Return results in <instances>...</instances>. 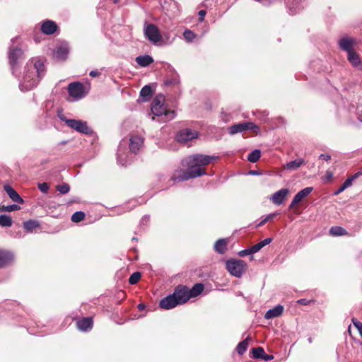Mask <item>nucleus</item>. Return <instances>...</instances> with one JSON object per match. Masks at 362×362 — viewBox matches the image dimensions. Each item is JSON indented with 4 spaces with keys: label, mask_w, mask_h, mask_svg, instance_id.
<instances>
[{
    "label": "nucleus",
    "mask_w": 362,
    "mask_h": 362,
    "mask_svg": "<svg viewBox=\"0 0 362 362\" xmlns=\"http://www.w3.org/2000/svg\"><path fill=\"white\" fill-rule=\"evenodd\" d=\"M347 59L354 66L361 65V58L355 50L348 52Z\"/></svg>",
    "instance_id": "nucleus-25"
},
{
    "label": "nucleus",
    "mask_w": 362,
    "mask_h": 362,
    "mask_svg": "<svg viewBox=\"0 0 362 362\" xmlns=\"http://www.w3.org/2000/svg\"><path fill=\"white\" fill-rule=\"evenodd\" d=\"M26 69L27 70L23 77L24 83H28L25 85L27 89H31L37 84L40 79L37 78L36 73L29 67V65H27Z\"/></svg>",
    "instance_id": "nucleus-8"
},
{
    "label": "nucleus",
    "mask_w": 362,
    "mask_h": 362,
    "mask_svg": "<svg viewBox=\"0 0 362 362\" xmlns=\"http://www.w3.org/2000/svg\"><path fill=\"white\" fill-rule=\"evenodd\" d=\"M184 38L187 42H192L196 37V35L190 30H186L183 33Z\"/></svg>",
    "instance_id": "nucleus-41"
},
{
    "label": "nucleus",
    "mask_w": 362,
    "mask_h": 362,
    "mask_svg": "<svg viewBox=\"0 0 362 362\" xmlns=\"http://www.w3.org/2000/svg\"><path fill=\"white\" fill-rule=\"evenodd\" d=\"M180 305L173 294H170L160 300L159 306L164 310H170Z\"/></svg>",
    "instance_id": "nucleus-14"
},
{
    "label": "nucleus",
    "mask_w": 362,
    "mask_h": 362,
    "mask_svg": "<svg viewBox=\"0 0 362 362\" xmlns=\"http://www.w3.org/2000/svg\"><path fill=\"white\" fill-rule=\"evenodd\" d=\"M39 226L40 224L37 221L29 220L23 223L24 229L29 232H31L33 229H35Z\"/></svg>",
    "instance_id": "nucleus-33"
},
{
    "label": "nucleus",
    "mask_w": 362,
    "mask_h": 362,
    "mask_svg": "<svg viewBox=\"0 0 362 362\" xmlns=\"http://www.w3.org/2000/svg\"><path fill=\"white\" fill-rule=\"evenodd\" d=\"M288 194V189L283 188L274 193L270 199L273 204L280 205L286 199Z\"/></svg>",
    "instance_id": "nucleus-13"
},
{
    "label": "nucleus",
    "mask_w": 362,
    "mask_h": 362,
    "mask_svg": "<svg viewBox=\"0 0 362 362\" xmlns=\"http://www.w3.org/2000/svg\"><path fill=\"white\" fill-rule=\"evenodd\" d=\"M119 1V0H114V2L116 4L118 3Z\"/></svg>",
    "instance_id": "nucleus-61"
},
{
    "label": "nucleus",
    "mask_w": 362,
    "mask_h": 362,
    "mask_svg": "<svg viewBox=\"0 0 362 362\" xmlns=\"http://www.w3.org/2000/svg\"><path fill=\"white\" fill-rule=\"evenodd\" d=\"M69 54V49L66 46H59L57 48L55 51V56L57 59L65 60Z\"/></svg>",
    "instance_id": "nucleus-27"
},
{
    "label": "nucleus",
    "mask_w": 362,
    "mask_h": 362,
    "mask_svg": "<svg viewBox=\"0 0 362 362\" xmlns=\"http://www.w3.org/2000/svg\"><path fill=\"white\" fill-rule=\"evenodd\" d=\"M13 225L12 218L8 215L0 216V226L2 227H11Z\"/></svg>",
    "instance_id": "nucleus-32"
},
{
    "label": "nucleus",
    "mask_w": 362,
    "mask_h": 362,
    "mask_svg": "<svg viewBox=\"0 0 362 362\" xmlns=\"http://www.w3.org/2000/svg\"><path fill=\"white\" fill-rule=\"evenodd\" d=\"M272 238H267L262 241L257 243L256 245L250 247L251 251L252 254H255L259 251L262 247L264 246L269 245L270 243H272Z\"/></svg>",
    "instance_id": "nucleus-28"
},
{
    "label": "nucleus",
    "mask_w": 362,
    "mask_h": 362,
    "mask_svg": "<svg viewBox=\"0 0 362 362\" xmlns=\"http://www.w3.org/2000/svg\"><path fill=\"white\" fill-rule=\"evenodd\" d=\"M136 62L139 66L146 67L153 62V59L150 55H141L136 58Z\"/></svg>",
    "instance_id": "nucleus-24"
},
{
    "label": "nucleus",
    "mask_w": 362,
    "mask_h": 362,
    "mask_svg": "<svg viewBox=\"0 0 362 362\" xmlns=\"http://www.w3.org/2000/svg\"><path fill=\"white\" fill-rule=\"evenodd\" d=\"M100 74H101L100 72L98 71V70H93L89 74V75L91 77H97V76H99Z\"/></svg>",
    "instance_id": "nucleus-50"
},
{
    "label": "nucleus",
    "mask_w": 362,
    "mask_h": 362,
    "mask_svg": "<svg viewBox=\"0 0 362 362\" xmlns=\"http://www.w3.org/2000/svg\"><path fill=\"white\" fill-rule=\"evenodd\" d=\"M62 119L65 122L66 124L69 127L77 131L78 132L83 133L87 135H90L93 133V130L88 126L86 122L72 119Z\"/></svg>",
    "instance_id": "nucleus-4"
},
{
    "label": "nucleus",
    "mask_w": 362,
    "mask_h": 362,
    "mask_svg": "<svg viewBox=\"0 0 362 362\" xmlns=\"http://www.w3.org/2000/svg\"><path fill=\"white\" fill-rule=\"evenodd\" d=\"M354 180L352 179L351 177H348L342 184V188H348L349 187L351 186L352 185V182H353Z\"/></svg>",
    "instance_id": "nucleus-44"
},
{
    "label": "nucleus",
    "mask_w": 362,
    "mask_h": 362,
    "mask_svg": "<svg viewBox=\"0 0 362 362\" xmlns=\"http://www.w3.org/2000/svg\"><path fill=\"white\" fill-rule=\"evenodd\" d=\"M332 177H333V173L330 171H327L326 175L325 177V180H326V181L332 180Z\"/></svg>",
    "instance_id": "nucleus-48"
},
{
    "label": "nucleus",
    "mask_w": 362,
    "mask_h": 362,
    "mask_svg": "<svg viewBox=\"0 0 362 362\" xmlns=\"http://www.w3.org/2000/svg\"><path fill=\"white\" fill-rule=\"evenodd\" d=\"M346 189L345 188H342V185H341V187L334 192V195H338L341 192H342L343 191H344Z\"/></svg>",
    "instance_id": "nucleus-53"
},
{
    "label": "nucleus",
    "mask_w": 362,
    "mask_h": 362,
    "mask_svg": "<svg viewBox=\"0 0 362 362\" xmlns=\"http://www.w3.org/2000/svg\"><path fill=\"white\" fill-rule=\"evenodd\" d=\"M247 130H251L257 134L259 132V127L253 122H247L235 124L228 128L229 134L231 135Z\"/></svg>",
    "instance_id": "nucleus-5"
},
{
    "label": "nucleus",
    "mask_w": 362,
    "mask_h": 362,
    "mask_svg": "<svg viewBox=\"0 0 362 362\" xmlns=\"http://www.w3.org/2000/svg\"><path fill=\"white\" fill-rule=\"evenodd\" d=\"M226 269L231 275L240 278L246 272L247 264L242 259H229L226 262Z\"/></svg>",
    "instance_id": "nucleus-3"
},
{
    "label": "nucleus",
    "mask_w": 362,
    "mask_h": 362,
    "mask_svg": "<svg viewBox=\"0 0 362 362\" xmlns=\"http://www.w3.org/2000/svg\"><path fill=\"white\" fill-rule=\"evenodd\" d=\"M13 260L14 256L12 252L0 250V268L11 264Z\"/></svg>",
    "instance_id": "nucleus-15"
},
{
    "label": "nucleus",
    "mask_w": 362,
    "mask_h": 362,
    "mask_svg": "<svg viewBox=\"0 0 362 362\" xmlns=\"http://www.w3.org/2000/svg\"><path fill=\"white\" fill-rule=\"evenodd\" d=\"M218 158L203 154L189 156L182 161V165L186 167L187 170L177 169L175 170L170 180L179 182L205 175L206 173L205 166L213 160H217Z\"/></svg>",
    "instance_id": "nucleus-1"
},
{
    "label": "nucleus",
    "mask_w": 362,
    "mask_h": 362,
    "mask_svg": "<svg viewBox=\"0 0 362 362\" xmlns=\"http://www.w3.org/2000/svg\"><path fill=\"white\" fill-rule=\"evenodd\" d=\"M56 189L58 192H59L61 194H66L70 190V187L66 183H63L62 185H57Z\"/></svg>",
    "instance_id": "nucleus-40"
},
{
    "label": "nucleus",
    "mask_w": 362,
    "mask_h": 362,
    "mask_svg": "<svg viewBox=\"0 0 362 362\" xmlns=\"http://www.w3.org/2000/svg\"><path fill=\"white\" fill-rule=\"evenodd\" d=\"M313 188L311 187H308L300 192H298L295 197H293L291 204L289 205V209H293L295 208V206L300 203L304 198L308 196L312 192Z\"/></svg>",
    "instance_id": "nucleus-11"
},
{
    "label": "nucleus",
    "mask_w": 362,
    "mask_h": 362,
    "mask_svg": "<svg viewBox=\"0 0 362 362\" xmlns=\"http://www.w3.org/2000/svg\"><path fill=\"white\" fill-rule=\"evenodd\" d=\"M305 163V161L302 158H298L294 160L290 161L286 164V168L288 170H296L300 168L303 164Z\"/></svg>",
    "instance_id": "nucleus-30"
},
{
    "label": "nucleus",
    "mask_w": 362,
    "mask_h": 362,
    "mask_svg": "<svg viewBox=\"0 0 362 362\" xmlns=\"http://www.w3.org/2000/svg\"><path fill=\"white\" fill-rule=\"evenodd\" d=\"M274 358V356L273 355H269V354H267L266 353H264L263 357H262V359L266 361H271Z\"/></svg>",
    "instance_id": "nucleus-49"
},
{
    "label": "nucleus",
    "mask_w": 362,
    "mask_h": 362,
    "mask_svg": "<svg viewBox=\"0 0 362 362\" xmlns=\"http://www.w3.org/2000/svg\"><path fill=\"white\" fill-rule=\"evenodd\" d=\"M297 303L302 305H308L315 303L314 300H307L305 298L299 299Z\"/></svg>",
    "instance_id": "nucleus-43"
},
{
    "label": "nucleus",
    "mask_w": 362,
    "mask_h": 362,
    "mask_svg": "<svg viewBox=\"0 0 362 362\" xmlns=\"http://www.w3.org/2000/svg\"><path fill=\"white\" fill-rule=\"evenodd\" d=\"M362 175V169L357 173H356L354 175H351V177L354 180Z\"/></svg>",
    "instance_id": "nucleus-51"
},
{
    "label": "nucleus",
    "mask_w": 362,
    "mask_h": 362,
    "mask_svg": "<svg viewBox=\"0 0 362 362\" xmlns=\"http://www.w3.org/2000/svg\"><path fill=\"white\" fill-rule=\"evenodd\" d=\"M197 137V132H194L190 129H184L179 132L177 135V140L181 143H187Z\"/></svg>",
    "instance_id": "nucleus-10"
},
{
    "label": "nucleus",
    "mask_w": 362,
    "mask_h": 362,
    "mask_svg": "<svg viewBox=\"0 0 362 362\" xmlns=\"http://www.w3.org/2000/svg\"><path fill=\"white\" fill-rule=\"evenodd\" d=\"M85 213L83 211H76L71 216V221L74 223H78L83 221L85 218Z\"/></svg>",
    "instance_id": "nucleus-37"
},
{
    "label": "nucleus",
    "mask_w": 362,
    "mask_h": 362,
    "mask_svg": "<svg viewBox=\"0 0 362 362\" xmlns=\"http://www.w3.org/2000/svg\"><path fill=\"white\" fill-rule=\"evenodd\" d=\"M250 174L251 175H259V173L256 170H250Z\"/></svg>",
    "instance_id": "nucleus-59"
},
{
    "label": "nucleus",
    "mask_w": 362,
    "mask_h": 362,
    "mask_svg": "<svg viewBox=\"0 0 362 362\" xmlns=\"http://www.w3.org/2000/svg\"><path fill=\"white\" fill-rule=\"evenodd\" d=\"M68 93L74 98H81L84 93V86L80 82H73L68 86Z\"/></svg>",
    "instance_id": "nucleus-9"
},
{
    "label": "nucleus",
    "mask_w": 362,
    "mask_h": 362,
    "mask_svg": "<svg viewBox=\"0 0 362 362\" xmlns=\"http://www.w3.org/2000/svg\"><path fill=\"white\" fill-rule=\"evenodd\" d=\"M204 288V286L202 283H197L194 284L192 288H188L189 299L192 298H195L200 295L203 292Z\"/></svg>",
    "instance_id": "nucleus-23"
},
{
    "label": "nucleus",
    "mask_w": 362,
    "mask_h": 362,
    "mask_svg": "<svg viewBox=\"0 0 362 362\" xmlns=\"http://www.w3.org/2000/svg\"><path fill=\"white\" fill-rule=\"evenodd\" d=\"M355 40L349 37H344L339 40V47L346 51L347 53L351 52L354 49V45H355Z\"/></svg>",
    "instance_id": "nucleus-19"
},
{
    "label": "nucleus",
    "mask_w": 362,
    "mask_h": 362,
    "mask_svg": "<svg viewBox=\"0 0 362 362\" xmlns=\"http://www.w3.org/2000/svg\"><path fill=\"white\" fill-rule=\"evenodd\" d=\"M238 255L240 257H244L246 255H252L250 247L238 252Z\"/></svg>",
    "instance_id": "nucleus-45"
},
{
    "label": "nucleus",
    "mask_w": 362,
    "mask_h": 362,
    "mask_svg": "<svg viewBox=\"0 0 362 362\" xmlns=\"http://www.w3.org/2000/svg\"><path fill=\"white\" fill-rule=\"evenodd\" d=\"M20 209H21V207L18 204H11V205H8V206L0 205V211H1L11 212V211H18Z\"/></svg>",
    "instance_id": "nucleus-38"
},
{
    "label": "nucleus",
    "mask_w": 362,
    "mask_h": 362,
    "mask_svg": "<svg viewBox=\"0 0 362 362\" xmlns=\"http://www.w3.org/2000/svg\"><path fill=\"white\" fill-rule=\"evenodd\" d=\"M228 243V241L227 239L218 240L214 245L215 250L219 254H224L227 250Z\"/></svg>",
    "instance_id": "nucleus-26"
},
{
    "label": "nucleus",
    "mask_w": 362,
    "mask_h": 362,
    "mask_svg": "<svg viewBox=\"0 0 362 362\" xmlns=\"http://www.w3.org/2000/svg\"><path fill=\"white\" fill-rule=\"evenodd\" d=\"M358 332H359V333H360V334H361V336L362 337V325H361V329H359Z\"/></svg>",
    "instance_id": "nucleus-60"
},
{
    "label": "nucleus",
    "mask_w": 362,
    "mask_h": 362,
    "mask_svg": "<svg viewBox=\"0 0 362 362\" xmlns=\"http://www.w3.org/2000/svg\"><path fill=\"white\" fill-rule=\"evenodd\" d=\"M22 55L23 51L20 48L14 47L10 49L8 53V59L13 72L14 71L16 66L18 65V59H20Z\"/></svg>",
    "instance_id": "nucleus-12"
},
{
    "label": "nucleus",
    "mask_w": 362,
    "mask_h": 362,
    "mask_svg": "<svg viewBox=\"0 0 362 362\" xmlns=\"http://www.w3.org/2000/svg\"><path fill=\"white\" fill-rule=\"evenodd\" d=\"M178 81L176 79V78H174V79H170V80H166L165 81V85L166 86H174L175 84H177L178 83Z\"/></svg>",
    "instance_id": "nucleus-46"
},
{
    "label": "nucleus",
    "mask_w": 362,
    "mask_h": 362,
    "mask_svg": "<svg viewBox=\"0 0 362 362\" xmlns=\"http://www.w3.org/2000/svg\"><path fill=\"white\" fill-rule=\"evenodd\" d=\"M267 222V220L266 219V218L264 219H263L261 222H259L257 225V227H260V226H262L263 225H264Z\"/></svg>",
    "instance_id": "nucleus-56"
},
{
    "label": "nucleus",
    "mask_w": 362,
    "mask_h": 362,
    "mask_svg": "<svg viewBox=\"0 0 362 362\" xmlns=\"http://www.w3.org/2000/svg\"><path fill=\"white\" fill-rule=\"evenodd\" d=\"M58 28L57 23L51 20H47L42 22L41 31L45 35H52L54 33Z\"/></svg>",
    "instance_id": "nucleus-16"
},
{
    "label": "nucleus",
    "mask_w": 362,
    "mask_h": 362,
    "mask_svg": "<svg viewBox=\"0 0 362 362\" xmlns=\"http://www.w3.org/2000/svg\"><path fill=\"white\" fill-rule=\"evenodd\" d=\"M119 296L122 298H124L125 296H126V294L124 291H121L119 293H118Z\"/></svg>",
    "instance_id": "nucleus-58"
},
{
    "label": "nucleus",
    "mask_w": 362,
    "mask_h": 362,
    "mask_svg": "<svg viewBox=\"0 0 362 362\" xmlns=\"http://www.w3.org/2000/svg\"><path fill=\"white\" fill-rule=\"evenodd\" d=\"M276 216V214L274 213V214H269L267 217H266V219L267 220V221H271L272 220L275 216Z\"/></svg>",
    "instance_id": "nucleus-54"
},
{
    "label": "nucleus",
    "mask_w": 362,
    "mask_h": 362,
    "mask_svg": "<svg viewBox=\"0 0 362 362\" xmlns=\"http://www.w3.org/2000/svg\"><path fill=\"white\" fill-rule=\"evenodd\" d=\"M145 35L149 41L156 44L162 39L158 28L154 24H148L145 29Z\"/></svg>",
    "instance_id": "nucleus-7"
},
{
    "label": "nucleus",
    "mask_w": 362,
    "mask_h": 362,
    "mask_svg": "<svg viewBox=\"0 0 362 362\" xmlns=\"http://www.w3.org/2000/svg\"><path fill=\"white\" fill-rule=\"evenodd\" d=\"M141 277V274L139 272H134L129 278V283L134 285L139 282Z\"/></svg>",
    "instance_id": "nucleus-39"
},
{
    "label": "nucleus",
    "mask_w": 362,
    "mask_h": 362,
    "mask_svg": "<svg viewBox=\"0 0 362 362\" xmlns=\"http://www.w3.org/2000/svg\"><path fill=\"white\" fill-rule=\"evenodd\" d=\"M180 305L186 303L189 300L188 287L180 284L177 286L172 293Z\"/></svg>",
    "instance_id": "nucleus-6"
},
{
    "label": "nucleus",
    "mask_w": 362,
    "mask_h": 362,
    "mask_svg": "<svg viewBox=\"0 0 362 362\" xmlns=\"http://www.w3.org/2000/svg\"><path fill=\"white\" fill-rule=\"evenodd\" d=\"M284 312V307L282 305H276L272 309H269L264 315L266 319H272L279 317Z\"/></svg>",
    "instance_id": "nucleus-21"
},
{
    "label": "nucleus",
    "mask_w": 362,
    "mask_h": 362,
    "mask_svg": "<svg viewBox=\"0 0 362 362\" xmlns=\"http://www.w3.org/2000/svg\"><path fill=\"white\" fill-rule=\"evenodd\" d=\"M152 93L151 87L148 85L144 86L140 91V95L144 98L145 100H148L151 97Z\"/></svg>",
    "instance_id": "nucleus-31"
},
{
    "label": "nucleus",
    "mask_w": 362,
    "mask_h": 362,
    "mask_svg": "<svg viewBox=\"0 0 362 362\" xmlns=\"http://www.w3.org/2000/svg\"><path fill=\"white\" fill-rule=\"evenodd\" d=\"M249 340H250V338L247 337L245 339H244L243 341H240L238 344V346L236 347V350H237V352L240 355H243L246 351L248 344H249V343H248Z\"/></svg>",
    "instance_id": "nucleus-34"
},
{
    "label": "nucleus",
    "mask_w": 362,
    "mask_h": 362,
    "mask_svg": "<svg viewBox=\"0 0 362 362\" xmlns=\"http://www.w3.org/2000/svg\"><path fill=\"white\" fill-rule=\"evenodd\" d=\"M37 187L38 189L43 193H47L49 188V186L47 182L39 183Z\"/></svg>",
    "instance_id": "nucleus-42"
},
{
    "label": "nucleus",
    "mask_w": 362,
    "mask_h": 362,
    "mask_svg": "<svg viewBox=\"0 0 362 362\" xmlns=\"http://www.w3.org/2000/svg\"><path fill=\"white\" fill-rule=\"evenodd\" d=\"M206 14V12L204 10H200L199 11L198 15H199V21H204Z\"/></svg>",
    "instance_id": "nucleus-47"
},
{
    "label": "nucleus",
    "mask_w": 362,
    "mask_h": 362,
    "mask_svg": "<svg viewBox=\"0 0 362 362\" xmlns=\"http://www.w3.org/2000/svg\"><path fill=\"white\" fill-rule=\"evenodd\" d=\"M265 351L262 347L258 346L252 349V354L254 358H261L264 354Z\"/></svg>",
    "instance_id": "nucleus-36"
},
{
    "label": "nucleus",
    "mask_w": 362,
    "mask_h": 362,
    "mask_svg": "<svg viewBox=\"0 0 362 362\" xmlns=\"http://www.w3.org/2000/svg\"><path fill=\"white\" fill-rule=\"evenodd\" d=\"M145 307H146V306H145V305H144V303H139V304L138 305V306H137V308H138V309H139V310H144Z\"/></svg>",
    "instance_id": "nucleus-57"
},
{
    "label": "nucleus",
    "mask_w": 362,
    "mask_h": 362,
    "mask_svg": "<svg viewBox=\"0 0 362 362\" xmlns=\"http://www.w3.org/2000/svg\"><path fill=\"white\" fill-rule=\"evenodd\" d=\"M29 67L36 73L37 78L40 79L43 76L45 73V65L41 60L35 61L34 64L29 66Z\"/></svg>",
    "instance_id": "nucleus-22"
},
{
    "label": "nucleus",
    "mask_w": 362,
    "mask_h": 362,
    "mask_svg": "<svg viewBox=\"0 0 362 362\" xmlns=\"http://www.w3.org/2000/svg\"><path fill=\"white\" fill-rule=\"evenodd\" d=\"M165 97L163 95H157L152 101L151 112L156 116L164 115L166 117L164 122L173 119L175 116L174 110H167L164 107Z\"/></svg>",
    "instance_id": "nucleus-2"
},
{
    "label": "nucleus",
    "mask_w": 362,
    "mask_h": 362,
    "mask_svg": "<svg viewBox=\"0 0 362 362\" xmlns=\"http://www.w3.org/2000/svg\"><path fill=\"white\" fill-rule=\"evenodd\" d=\"M329 234L332 236H341L348 235V232L341 226H332L329 229Z\"/></svg>",
    "instance_id": "nucleus-29"
},
{
    "label": "nucleus",
    "mask_w": 362,
    "mask_h": 362,
    "mask_svg": "<svg viewBox=\"0 0 362 362\" xmlns=\"http://www.w3.org/2000/svg\"><path fill=\"white\" fill-rule=\"evenodd\" d=\"M93 325V318L90 317H83L76 322L77 328L83 332L92 329Z\"/></svg>",
    "instance_id": "nucleus-17"
},
{
    "label": "nucleus",
    "mask_w": 362,
    "mask_h": 362,
    "mask_svg": "<svg viewBox=\"0 0 362 362\" xmlns=\"http://www.w3.org/2000/svg\"><path fill=\"white\" fill-rule=\"evenodd\" d=\"M261 157L260 150L255 149L247 156V160L251 163H256Z\"/></svg>",
    "instance_id": "nucleus-35"
},
{
    "label": "nucleus",
    "mask_w": 362,
    "mask_h": 362,
    "mask_svg": "<svg viewBox=\"0 0 362 362\" xmlns=\"http://www.w3.org/2000/svg\"><path fill=\"white\" fill-rule=\"evenodd\" d=\"M144 143V139L141 136H132L130 138V143H129V149L130 151L134 153H136L140 147L142 146Z\"/></svg>",
    "instance_id": "nucleus-18"
},
{
    "label": "nucleus",
    "mask_w": 362,
    "mask_h": 362,
    "mask_svg": "<svg viewBox=\"0 0 362 362\" xmlns=\"http://www.w3.org/2000/svg\"><path fill=\"white\" fill-rule=\"evenodd\" d=\"M254 258L252 256L250 257V260H252Z\"/></svg>",
    "instance_id": "nucleus-62"
},
{
    "label": "nucleus",
    "mask_w": 362,
    "mask_h": 362,
    "mask_svg": "<svg viewBox=\"0 0 362 362\" xmlns=\"http://www.w3.org/2000/svg\"><path fill=\"white\" fill-rule=\"evenodd\" d=\"M320 158H322L325 160H329L331 159V156L330 155H327V154H321L320 156H319Z\"/></svg>",
    "instance_id": "nucleus-52"
},
{
    "label": "nucleus",
    "mask_w": 362,
    "mask_h": 362,
    "mask_svg": "<svg viewBox=\"0 0 362 362\" xmlns=\"http://www.w3.org/2000/svg\"><path fill=\"white\" fill-rule=\"evenodd\" d=\"M4 189L12 201L18 204H23L24 202L23 198L11 186L6 185L4 186Z\"/></svg>",
    "instance_id": "nucleus-20"
},
{
    "label": "nucleus",
    "mask_w": 362,
    "mask_h": 362,
    "mask_svg": "<svg viewBox=\"0 0 362 362\" xmlns=\"http://www.w3.org/2000/svg\"><path fill=\"white\" fill-rule=\"evenodd\" d=\"M353 322L354 325L357 327L358 330L359 331V329H361V325H362V323L360 322H354V319H353Z\"/></svg>",
    "instance_id": "nucleus-55"
}]
</instances>
